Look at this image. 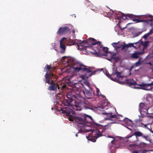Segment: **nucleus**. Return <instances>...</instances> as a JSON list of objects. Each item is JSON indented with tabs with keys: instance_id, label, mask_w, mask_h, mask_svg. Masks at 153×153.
Listing matches in <instances>:
<instances>
[{
	"instance_id": "c9c22d12",
	"label": "nucleus",
	"mask_w": 153,
	"mask_h": 153,
	"mask_svg": "<svg viewBox=\"0 0 153 153\" xmlns=\"http://www.w3.org/2000/svg\"><path fill=\"white\" fill-rule=\"evenodd\" d=\"M147 37H148V36H147V35L146 34L143 36V38H144L145 39H147Z\"/></svg>"
},
{
	"instance_id": "a211bd4d",
	"label": "nucleus",
	"mask_w": 153,
	"mask_h": 153,
	"mask_svg": "<svg viewBox=\"0 0 153 153\" xmlns=\"http://www.w3.org/2000/svg\"><path fill=\"white\" fill-rule=\"evenodd\" d=\"M137 45L138 46V47H139L140 46V44L139 42H135L134 43H129L127 45L128 46V48L130 47H133L135 49L137 48V47L136 46H135L134 45V44Z\"/></svg>"
},
{
	"instance_id": "a18cd8bd",
	"label": "nucleus",
	"mask_w": 153,
	"mask_h": 153,
	"mask_svg": "<svg viewBox=\"0 0 153 153\" xmlns=\"http://www.w3.org/2000/svg\"><path fill=\"white\" fill-rule=\"evenodd\" d=\"M75 30H73V31H72V32L73 33H75Z\"/></svg>"
},
{
	"instance_id": "7ed1b4c3",
	"label": "nucleus",
	"mask_w": 153,
	"mask_h": 153,
	"mask_svg": "<svg viewBox=\"0 0 153 153\" xmlns=\"http://www.w3.org/2000/svg\"><path fill=\"white\" fill-rule=\"evenodd\" d=\"M52 68L51 65H47L45 67V70H46L47 72L45 75L44 81L45 83H47L50 85L48 88V90L56 91L57 88L60 91V86L59 85L54 82L53 79H57V77L54 74L49 72L50 69Z\"/></svg>"
},
{
	"instance_id": "3c124183",
	"label": "nucleus",
	"mask_w": 153,
	"mask_h": 153,
	"mask_svg": "<svg viewBox=\"0 0 153 153\" xmlns=\"http://www.w3.org/2000/svg\"><path fill=\"white\" fill-rule=\"evenodd\" d=\"M127 128H128L129 130H132V129H131V128H128V127H127Z\"/></svg>"
},
{
	"instance_id": "f3484780",
	"label": "nucleus",
	"mask_w": 153,
	"mask_h": 153,
	"mask_svg": "<svg viewBox=\"0 0 153 153\" xmlns=\"http://www.w3.org/2000/svg\"><path fill=\"white\" fill-rule=\"evenodd\" d=\"M66 46L65 44L63 43L60 44V48L61 49V51L60 53H63L65 52Z\"/></svg>"
},
{
	"instance_id": "58836bf2",
	"label": "nucleus",
	"mask_w": 153,
	"mask_h": 153,
	"mask_svg": "<svg viewBox=\"0 0 153 153\" xmlns=\"http://www.w3.org/2000/svg\"><path fill=\"white\" fill-rule=\"evenodd\" d=\"M133 153H138V152L137 151H134L133 152Z\"/></svg>"
},
{
	"instance_id": "603ef678",
	"label": "nucleus",
	"mask_w": 153,
	"mask_h": 153,
	"mask_svg": "<svg viewBox=\"0 0 153 153\" xmlns=\"http://www.w3.org/2000/svg\"><path fill=\"white\" fill-rule=\"evenodd\" d=\"M108 60L109 61H111V59H108Z\"/></svg>"
},
{
	"instance_id": "c03bdc74",
	"label": "nucleus",
	"mask_w": 153,
	"mask_h": 153,
	"mask_svg": "<svg viewBox=\"0 0 153 153\" xmlns=\"http://www.w3.org/2000/svg\"><path fill=\"white\" fill-rule=\"evenodd\" d=\"M72 43H73V45L75 44V42L74 41H72Z\"/></svg>"
},
{
	"instance_id": "aec40b11",
	"label": "nucleus",
	"mask_w": 153,
	"mask_h": 153,
	"mask_svg": "<svg viewBox=\"0 0 153 153\" xmlns=\"http://www.w3.org/2000/svg\"><path fill=\"white\" fill-rule=\"evenodd\" d=\"M102 50L105 52V54H100V56H107V54L108 52V48L107 47H103L102 48Z\"/></svg>"
},
{
	"instance_id": "ea45409f",
	"label": "nucleus",
	"mask_w": 153,
	"mask_h": 153,
	"mask_svg": "<svg viewBox=\"0 0 153 153\" xmlns=\"http://www.w3.org/2000/svg\"><path fill=\"white\" fill-rule=\"evenodd\" d=\"M121 45H122V44H119V43H118V47H121V48H122V46H121Z\"/></svg>"
},
{
	"instance_id": "4d7b16f0",
	"label": "nucleus",
	"mask_w": 153,
	"mask_h": 153,
	"mask_svg": "<svg viewBox=\"0 0 153 153\" xmlns=\"http://www.w3.org/2000/svg\"><path fill=\"white\" fill-rule=\"evenodd\" d=\"M152 133H153V131H152Z\"/></svg>"
},
{
	"instance_id": "f257e3e1",
	"label": "nucleus",
	"mask_w": 153,
	"mask_h": 153,
	"mask_svg": "<svg viewBox=\"0 0 153 153\" xmlns=\"http://www.w3.org/2000/svg\"><path fill=\"white\" fill-rule=\"evenodd\" d=\"M87 117L89 118L91 120H93L92 117L88 115H86V117L82 116H74L70 115L68 116L69 120L73 121L74 120L78 123L77 126L80 127L79 129V132L81 133L85 131L86 132L92 131L91 135L86 136L88 140L93 142H95L96 140L100 137L103 136L101 134L103 132L104 130L102 128V126L98 124H96V127L94 129L88 128L90 127V123L88 122Z\"/></svg>"
},
{
	"instance_id": "1a4fd4ad",
	"label": "nucleus",
	"mask_w": 153,
	"mask_h": 153,
	"mask_svg": "<svg viewBox=\"0 0 153 153\" xmlns=\"http://www.w3.org/2000/svg\"><path fill=\"white\" fill-rule=\"evenodd\" d=\"M149 16V15H140L137 17L138 18H133L132 20L133 21L135 22L136 23L143 22L145 24H148Z\"/></svg>"
},
{
	"instance_id": "864d4df0",
	"label": "nucleus",
	"mask_w": 153,
	"mask_h": 153,
	"mask_svg": "<svg viewBox=\"0 0 153 153\" xmlns=\"http://www.w3.org/2000/svg\"><path fill=\"white\" fill-rule=\"evenodd\" d=\"M149 64H150V65H152V63H151L150 62L149 63Z\"/></svg>"
},
{
	"instance_id": "c756f323",
	"label": "nucleus",
	"mask_w": 153,
	"mask_h": 153,
	"mask_svg": "<svg viewBox=\"0 0 153 153\" xmlns=\"http://www.w3.org/2000/svg\"><path fill=\"white\" fill-rule=\"evenodd\" d=\"M66 39H67V38L65 37H63L59 41L60 44L63 43V41Z\"/></svg>"
},
{
	"instance_id": "f8f14e48",
	"label": "nucleus",
	"mask_w": 153,
	"mask_h": 153,
	"mask_svg": "<svg viewBox=\"0 0 153 153\" xmlns=\"http://www.w3.org/2000/svg\"><path fill=\"white\" fill-rule=\"evenodd\" d=\"M70 29L67 26L60 27L57 32V33L59 35H62L70 32Z\"/></svg>"
},
{
	"instance_id": "6ab92c4d",
	"label": "nucleus",
	"mask_w": 153,
	"mask_h": 153,
	"mask_svg": "<svg viewBox=\"0 0 153 153\" xmlns=\"http://www.w3.org/2000/svg\"><path fill=\"white\" fill-rule=\"evenodd\" d=\"M131 135H128L126 137H125V139H128V140H126V142L129 141L130 143H134V142H136V141L132 142L131 141V140H133L134 139L135 137H134V136H132V137H128L129 136H130Z\"/></svg>"
},
{
	"instance_id": "49530a36",
	"label": "nucleus",
	"mask_w": 153,
	"mask_h": 153,
	"mask_svg": "<svg viewBox=\"0 0 153 153\" xmlns=\"http://www.w3.org/2000/svg\"><path fill=\"white\" fill-rule=\"evenodd\" d=\"M132 16V15H129V17L130 18H131V16Z\"/></svg>"
},
{
	"instance_id": "0eeeda50",
	"label": "nucleus",
	"mask_w": 153,
	"mask_h": 153,
	"mask_svg": "<svg viewBox=\"0 0 153 153\" xmlns=\"http://www.w3.org/2000/svg\"><path fill=\"white\" fill-rule=\"evenodd\" d=\"M75 65H76V67L74 66L73 67L75 71L76 72H79L81 71L86 72L85 77L87 78H89L93 75L95 74L96 72V71L91 72L90 68H86V66L80 63H77Z\"/></svg>"
},
{
	"instance_id": "f03ea898",
	"label": "nucleus",
	"mask_w": 153,
	"mask_h": 153,
	"mask_svg": "<svg viewBox=\"0 0 153 153\" xmlns=\"http://www.w3.org/2000/svg\"><path fill=\"white\" fill-rule=\"evenodd\" d=\"M79 92L78 91H74L72 90L67 92L66 97L68 99H65L62 102L61 104L62 108L61 110L62 113L69 116L71 113L75 115L76 113L74 111H80L82 108L81 107V102L78 103L76 101L73 99V98H80Z\"/></svg>"
},
{
	"instance_id": "de8ad7c7",
	"label": "nucleus",
	"mask_w": 153,
	"mask_h": 153,
	"mask_svg": "<svg viewBox=\"0 0 153 153\" xmlns=\"http://www.w3.org/2000/svg\"><path fill=\"white\" fill-rule=\"evenodd\" d=\"M152 57L151 58H153V51L152 52Z\"/></svg>"
},
{
	"instance_id": "6e6d98bb",
	"label": "nucleus",
	"mask_w": 153,
	"mask_h": 153,
	"mask_svg": "<svg viewBox=\"0 0 153 153\" xmlns=\"http://www.w3.org/2000/svg\"><path fill=\"white\" fill-rule=\"evenodd\" d=\"M96 54H98V53H97V52H96Z\"/></svg>"
},
{
	"instance_id": "c85d7f7f",
	"label": "nucleus",
	"mask_w": 153,
	"mask_h": 153,
	"mask_svg": "<svg viewBox=\"0 0 153 153\" xmlns=\"http://www.w3.org/2000/svg\"><path fill=\"white\" fill-rule=\"evenodd\" d=\"M140 65V59H139V60L136 62L135 64H134V65L135 67H137V66H139Z\"/></svg>"
},
{
	"instance_id": "dca6fc26",
	"label": "nucleus",
	"mask_w": 153,
	"mask_h": 153,
	"mask_svg": "<svg viewBox=\"0 0 153 153\" xmlns=\"http://www.w3.org/2000/svg\"><path fill=\"white\" fill-rule=\"evenodd\" d=\"M148 22V24H149L151 26L153 27V16L149 15Z\"/></svg>"
},
{
	"instance_id": "b1692460",
	"label": "nucleus",
	"mask_w": 153,
	"mask_h": 153,
	"mask_svg": "<svg viewBox=\"0 0 153 153\" xmlns=\"http://www.w3.org/2000/svg\"><path fill=\"white\" fill-rule=\"evenodd\" d=\"M142 45H143L144 48H145L147 47V45H148V42L146 41L144 42H142Z\"/></svg>"
},
{
	"instance_id": "a878e982",
	"label": "nucleus",
	"mask_w": 153,
	"mask_h": 153,
	"mask_svg": "<svg viewBox=\"0 0 153 153\" xmlns=\"http://www.w3.org/2000/svg\"><path fill=\"white\" fill-rule=\"evenodd\" d=\"M121 45V46H122L121 49L122 50H123L125 49H126V48H128L127 45Z\"/></svg>"
},
{
	"instance_id": "e433bc0d",
	"label": "nucleus",
	"mask_w": 153,
	"mask_h": 153,
	"mask_svg": "<svg viewBox=\"0 0 153 153\" xmlns=\"http://www.w3.org/2000/svg\"><path fill=\"white\" fill-rule=\"evenodd\" d=\"M120 28L121 30H123V29H125L126 27H122L121 26H120Z\"/></svg>"
},
{
	"instance_id": "cd10ccee",
	"label": "nucleus",
	"mask_w": 153,
	"mask_h": 153,
	"mask_svg": "<svg viewBox=\"0 0 153 153\" xmlns=\"http://www.w3.org/2000/svg\"><path fill=\"white\" fill-rule=\"evenodd\" d=\"M121 18L123 20H125L127 19L126 16L124 15V13H121Z\"/></svg>"
},
{
	"instance_id": "9d476101",
	"label": "nucleus",
	"mask_w": 153,
	"mask_h": 153,
	"mask_svg": "<svg viewBox=\"0 0 153 153\" xmlns=\"http://www.w3.org/2000/svg\"><path fill=\"white\" fill-rule=\"evenodd\" d=\"M132 136H135V137L134 139L133 140H131L132 142L133 141H137L138 140V137H141L145 139H146L148 138V136H145L144 135L143 133L140 131H137L134 132V133L131 136H129V137H132Z\"/></svg>"
},
{
	"instance_id": "8fccbe9b",
	"label": "nucleus",
	"mask_w": 153,
	"mask_h": 153,
	"mask_svg": "<svg viewBox=\"0 0 153 153\" xmlns=\"http://www.w3.org/2000/svg\"><path fill=\"white\" fill-rule=\"evenodd\" d=\"M76 136L77 137L78 136V134H76Z\"/></svg>"
},
{
	"instance_id": "2f4dec72",
	"label": "nucleus",
	"mask_w": 153,
	"mask_h": 153,
	"mask_svg": "<svg viewBox=\"0 0 153 153\" xmlns=\"http://www.w3.org/2000/svg\"><path fill=\"white\" fill-rule=\"evenodd\" d=\"M101 107H102V108L104 109H107L108 108V106L107 104L105 106H104L103 105H102Z\"/></svg>"
},
{
	"instance_id": "2eb2a0df",
	"label": "nucleus",
	"mask_w": 153,
	"mask_h": 153,
	"mask_svg": "<svg viewBox=\"0 0 153 153\" xmlns=\"http://www.w3.org/2000/svg\"><path fill=\"white\" fill-rule=\"evenodd\" d=\"M141 53V52L136 51L134 53L131 54V57L133 58L137 59L139 57Z\"/></svg>"
},
{
	"instance_id": "412c9836",
	"label": "nucleus",
	"mask_w": 153,
	"mask_h": 153,
	"mask_svg": "<svg viewBox=\"0 0 153 153\" xmlns=\"http://www.w3.org/2000/svg\"><path fill=\"white\" fill-rule=\"evenodd\" d=\"M118 42L117 43V42H114L111 45H112L114 48H115L116 50H117L118 49L121 48L120 47H118Z\"/></svg>"
},
{
	"instance_id": "4c0bfd02",
	"label": "nucleus",
	"mask_w": 153,
	"mask_h": 153,
	"mask_svg": "<svg viewBox=\"0 0 153 153\" xmlns=\"http://www.w3.org/2000/svg\"><path fill=\"white\" fill-rule=\"evenodd\" d=\"M100 92L99 91V89H97V95H99V92Z\"/></svg>"
},
{
	"instance_id": "5fc2aeb1",
	"label": "nucleus",
	"mask_w": 153,
	"mask_h": 153,
	"mask_svg": "<svg viewBox=\"0 0 153 153\" xmlns=\"http://www.w3.org/2000/svg\"><path fill=\"white\" fill-rule=\"evenodd\" d=\"M152 33H153V30H152Z\"/></svg>"
},
{
	"instance_id": "39448f33",
	"label": "nucleus",
	"mask_w": 153,
	"mask_h": 153,
	"mask_svg": "<svg viewBox=\"0 0 153 153\" xmlns=\"http://www.w3.org/2000/svg\"><path fill=\"white\" fill-rule=\"evenodd\" d=\"M78 47V49L79 50L80 47H81L80 48L84 49L88 47V46H86V44H88L90 45H95L96 44H98L100 46V48H102V45L100 42H96L95 39L93 38H89L87 40H84L83 41L78 40L76 43Z\"/></svg>"
},
{
	"instance_id": "4468645a",
	"label": "nucleus",
	"mask_w": 153,
	"mask_h": 153,
	"mask_svg": "<svg viewBox=\"0 0 153 153\" xmlns=\"http://www.w3.org/2000/svg\"><path fill=\"white\" fill-rule=\"evenodd\" d=\"M107 137L112 138L113 139L111 141V142L112 145V146L110 147L111 149V148L113 147L114 148V149H117L119 148V147H118L117 146H116L115 145V144H117L118 143V142L115 140L114 137L110 135H108L107 136Z\"/></svg>"
},
{
	"instance_id": "37998d69",
	"label": "nucleus",
	"mask_w": 153,
	"mask_h": 153,
	"mask_svg": "<svg viewBox=\"0 0 153 153\" xmlns=\"http://www.w3.org/2000/svg\"><path fill=\"white\" fill-rule=\"evenodd\" d=\"M134 66H135L134 65L133 66H131V69H132V68H134Z\"/></svg>"
},
{
	"instance_id": "09e8293b",
	"label": "nucleus",
	"mask_w": 153,
	"mask_h": 153,
	"mask_svg": "<svg viewBox=\"0 0 153 153\" xmlns=\"http://www.w3.org/2000/svg\"><path fill=\"white\" fill-rule=\"evenodd\" d=\"M146 34L147 35V36H149V35L148 34V33H147V34Z\"/></svg>"
},
{
	"instance_id": "ddd939ff",
	"label": "nucleus",
	"mask_w": 153,
	"mask_h": 153,
	"mask_svg": "<svg viewBox=\"0 0 153 153\" xmlns=\"http://www.w3.org/2000/svg\"><path fill=\"white\" fill-rule=\"evenodd\" d=\"M121 73L120 72H118L117 71H115L114 74H112L110 76L108 75V74H107L106 75L107 76H108V77H110L111 79L112 80L116 81L117 82H118V81H119V79H117V78H113L111 76H112L113 75H116L117 77L118 78H120L122 77L121 76Z\"/></svg>"
},
{
	"instance_id": "4be33fe9",
	"label": "nucleus",
	"mask_w": 153,
	"mask_h": 153,
	"mask_svg": "<svg viewBox=\"0 0 153 153\" xmlns=\"http://www.w3.org/2000/svg\"><path fill=\"white\" fill-rule=\"evenodd\" d=\"M67 86V85L65 84L62 86L61 87H60V91L59 92V93H58L57 94L59 95L61 94L60 92H62V91H63L64 90H65V89L66 88Z\"/></svg>"
},
{
	"instance_id": "5701e85b",
	"label": "nucleus",
	"mask_w": 153,
	"mask_h": 153,
	"mask_svg": "<svg viewBox=\"0 0 153 153\" xmlns=\"http://www.w3.org/2000/svg\"><path fill=\"white\" fill-rule=\"evenodd\" d=\"M91 9L92 10H93L95 12H97V11H98L99 10V8L98 7H97L93 6H92Z\"/></svg>"
},
{
	"instance_id": "393cba45",
	"label": "nucleus",
	"mask_w": 153,
	"mask_h": 153,
	"mask_svg": "<svg viewBox=\"0 0 153 153\" xmlns=\"http://www.w3.org/2000/svg\"><path fill=\"white\" fill-rule=\"evenodd\" d=\"M116 54H115L114 53L111 54V59H113L115 60V61L116 62H117V58L115 57V56H116Z\"/></svg>"
},
{
	"instance_id": "f704fd0d",
	"label": "nucleus",
	"mask_w": 153,
	"mask_h": 153,
	"mask_svg": "<svg viewBox=\"0 0 153 153\" xmlns=\"http://www.w3.org/2000/svg\"><path fill=\"white\" fill-rule=\"evenodd\" d=\"M153 30V28L151 30H150V32L148 33V34L149 35H150L152 34V30Z\"/></svg>"
},
{
	"instance_id": "72a5a7b5",
	"label": "nucleus",
	"mask_w": 153,
	"mask_h": 153,
	"mask_svg": "<svg viewBox=\"0 0 153 153\" xmlns=\"http://www.w3.org/2000/svg\"><path fill=\"white\" fill-rule=\"evenodd\" d=\"M135 144L134 145H130L129 147L132 148L133 149H134L135 148Z\"/></svg>"
},
{
	"instance_id": "6e6552de",
	"label": "nucleus",
	"mask_w": 153,
	"mask_h": 153,
	"mask_svg": "<svg viewBox=\"0 0 153 153\" xmlns=\"http://www.w3.org/2000/svg\"><path fill=\"white\" fill-rule=\"evenodd\" d=\"M126 83L130 85H135L134 88L145 90H149L152 89L151 86L153 85V82L149 84L142 83L141 84H137L136 82L130 79H127L126 81Z\"/></svg>"
},
{
	"instance_id": "bb28decb",
	"label": "nucleus",
	"mask_w": 153,
	"mask_h": 153,
	"mask_svg": "<svg viewBox=\"0 0 153 153\" xmlns=\"http://www.w3.org/2000/svg\"><path fill=\"white\" fill-rule=\"evenodd\" d=\"M115 18L117 19L120 20L121 19V13L120 14H118L115 17Z\"/></svg>"
},
{
	"instance_id": "20e7f679",
	"label": "nucleus",
	"mask_w": 153,
	"mask_h": 153,
	"mask_svg": "<svg viewBox=\"0 0 153 153\" xmlns=\"http://www.w3.org/2000/svg\"><path fill=\"white\" fill-rule=\"evenodd\" d=\"M102 114L106 116V120H109L113 121L112 123H115V120L117 119L119 121H124L128 124H132V122L131 120L128 118L124 119L122 115H120L117 116L115 114H112L113 113L110 112L103 113Z\"/></svg>"
},
{
	"instance_id": "9b49d317",
	"label": "nucleus",
	"mask_w": 153,
	"mask_h": 153,
	"mask_svg": "<svg viewBox=\"0 0 153 153\" xmlns=\"http://www.w3.org/2000/svg\"><path fill=\"white\" fill-rule=\"evenodd\" d=\"M150 108L149 103L141 102L139 104V110L140 113L142 112H147Z\"/></svg>"
},
{
	"instance_id": "473e14b6",
	"label": "nucleus",
	"mask_w": 153,
	"mask_h": 153,
	"mask_svg": "<svg viewBox=\"0 0 153 153\" xmlns=\"http://www.w3.org/2000/svg\"><path fill=\"white\" fill-rule=\"evenodd\" d=\"M141 33V32H137V33H136L134 34V36L135 37L137 36H139Z\"/></svg>"
},
{
	"instance_id": "79ce46f5",
	"label": "nucleus",
	"mask_w": 153,
	"mask_h": 153,
	"mask_svg": "<svg viewBox=\"0 0 153 153\" xmlns=\"http://www.w3.org/2000/svg\"><path fill=\"white\" fill-rule=\"evenodd\" d=\"M142 124H143L145 127H146L147 126V125H145L141 123Z\"/></svg>"
},
{
	"instance_id": "7c9ffc66",
	"label": "nucleus",
	"mask_w": 153,
	"mask_h": 153,
	"mask_svg": "<svg viewBox=\"0 0 153 153\" xmlns=\"http://www.w3.org/2000/svg\"><path fill=\"white\" fill-rule=\"evenodd\" d=\"M66 56H64L62 58L63 61H65V62H66L67 63H68L69 62V60L68 59H66Z\"/></svg>"
},
{
	"instance_id": "a19ab883",
	"label": "nucleus",
	"mask_w": 153,
	"mask_h": 153,
	"mask_svg": "<svg viewBox=\"0 0 153 153\" xmlns=\"http://www.w3.org/2000/svg\"><path fill=\"white\" fill-rule=\"evenodd\" d=\"M147 152V150H143V152H142L143 153H146Z\"/></svg>"
},
{
	"instance_id": "423d86ee",
	"label": "nucleus",
	"mask_w": 153,
	"mask_h": 153,
	"mask_svg": "<svg viewBox=\"0 0 153 153\" xmlns=\"http://www.w3.org/2000/svg\"><path fill=\"white\" fill-rule=\"evenodd\" d=\"M87 85L89 89L90 90V91L85 89V90L79 91L80 98H81L82 99V100H81L82 102H81V105L82 104L84 106L86 105H90V102L86 100L85 98L83 97L82 96V94H83L88 99H91L92 98L91 97L92 96V93L93 88L91 87L88 84Z\"/></svg>"
}]
</instances>
